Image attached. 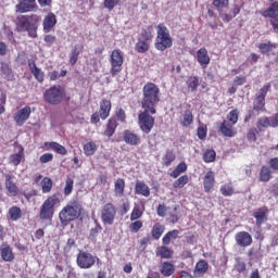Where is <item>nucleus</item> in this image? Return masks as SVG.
Segmentation results:
<instances>
[{"instance_id":"17","label":"nucleus","mask_w":278,"mask_h":278,"mask_svg":"<svg viewBox=\"0 0 278 278\" xmlns=\"http://www.w3.org/2000/svg\"><path fill=\"white\" fill-rule=\"evenodd\" d=\"M112 110V102H110V100H102L100 102V117L102 118V121H105V118H108V116H110V111Z\"/></svg>"},{"instance_id":"40","label":"nucleus","mask_w":278,"mask_h":278,"mask_svg":"<svg viewBox=\"0 0 278 278\" xmlns=\"http://www.w3.org/2000/svg\"><path fill=\"white\" fill-rule=\"evenodd\" d=\"M41 188L42 192H51V189L53 188V180L49 177H45L41 181Z\"/></svg>"},{"instance_id":"11","label":"nucleus","mask_w":278,"mask_h":278,"mask_svg":"<svg viewBox=\"0 0 278 278\" xmlns=\"http://www.w3.org/2000/svg\"><path fill=\"white\" fill-rule=\"evenodd\" d=\"M38 5L36 0H20V3L15 5V12L18 14H26V12H36Z\"/></svg>"},{"instance_id":"7","label":"nucleus","mask_w":278,"mask_h":278,"mask_svg":"<svg viewBox=\"0 0 278 278\" xmlns=\"http://www.w3.org/2000/svg\"><path fill=\"white\" fill-rule=\"evenodd\" d=\"M100 260L86 251H79L76 258V264L79 268L88 269L92 268L94 264H99Z\"/></svg>"},{"instance_id":"49","label":"nucleus","mask_w":278,"mask_h":278,"mask_svg":"<svg viewBox=\"0 0 278 278\" xmlns=\"http://www.w3.org/2000/svg\"><path fill=\"white\" fill-rule=\"evenodd\" d=\"M265 105H266V100H264L263 98L255 97L254 106H253L254 110L256 111L264 110Z\"/></svg>"},{"instance_id":"38","label":"nucleus","mask_w":278,"mask_h":278,"mask_svg":"<svg viewBox=\"0 0 278 278\" xmlns=\"http://www.w3.org/2000/svg\"><path fill=\"white\" fill-rule=\"evenodd\" d=\"M102 227L99 224V222H96V227L90 229V233H89V240L91 242H97V236H99V232L102 231Z\"/></svg>"},{"instance_id":"21","label":"nucleus","mask_w":278,"mask_h":278,"mask_svg":"<svg viewBox=\"0 0 278 278\" xmlns=\"http://www.w3.org/2000/svg\"><path fill=\"white\" fill-rule=\"evenodd\" d=\"M55 23H58L55 14L49 13L43 20V29L46 31H50L51 29H53V27H55Z\"/></svg>"},{"instance_id":"43","label":"nucleus","mask_w":278,"mask_h":278,"mask_svg":"<svg viewBox=\"0 0 278 278\" xmlns=\"http://www.w3.org/2000/svg\"><path fill=\"white\" fill-rule=\"evenodd\" d=\"M213 5L218 10V12H223V10L229 5V0H214Z\"/></svg>"},{"instance_id":"42","label":"nucleus","mask_w":278,"mask_h":278,"mask_svg":"<svg viewBox=\"0 0 278 278\" xmlns=\"http://www.w3.org/2000/svg\"><path fill=\"white\" fill-rule=\"evenodd\" d=\"M86 155H94L97 152V144L94 142H88L84 146Z\"/></svg>"},{"instance_id":"39","label":"nucleus","mask_w":278,"mask_h":278,"mask_svg":"<svg viewBox=\"0 0 278 278\" xmlns=\"http://www.w3.org/2000/svg\"><path fill=\"white\" fill-rule=\"evenodd\" d=\"M162 233H164V226L155 224L152 228V238H154V240H160V238H162Z\"/></svg>"},{"instance_id":"57","label":"nucleus","mask_w":278,"mask_h":278,"mask_svg":"<svg viewBox=\"0 0 278 278\" xmlns=\"http://www.w3.org/2000/svg\"><path fill=\"white\" fill-rule=\"evenodd\" d=\"M141 216L142 212L140 211V207L135 206L130 215V220H138V218H140Z\"/></svg>"},{"instance_id":"22","label":"nucleus","mask_w":278,"mask_h":278,"mask_svg":"<svg viewBox=\"0 0 278 278\" xmlns=\"http://www.w3.org/2000/svg\"><path fill=\"white\" fill-rule=\"evenodd\" d=\"M30 73L34 75V77L42 84L45 81V73L42 70H40L38 66H36L35 62L29 63Z\"/></svg>"},{"instance_id":"20","label":"nucleus","mask_w":278,"mask_h":278,"mask_svg":"<svg viewBox=\"0 0 278 278\" xmlns=\"http://www.w3.org/2000/svg\"><path fill=\"white\" fill-rule=\"evenodd\" d=\"M135 192L136 194H141L142 197H150L151 189H149V186L142 181H137L135 186Z\"/></svg>"},{"instance_id":"28","label":"nucleus","mask_w":278,"mask_h":278,"mask_svg":"<svg viewBox=\"0 0 278 278\" xmlns=\"http://www.w3.org/2000/svg\"><path fill=\"white\" fill-rule=\"evenodd\" d=\"M116 118H110L106 125V129L104 131V136H108V138H112L114 136V132L116 131L117 127Z\"/></svg>"},{"instance_id":"55","label":"nucleus","mask_w":278,"mask_h":278,"mask_svg":"<svg viewBox=\"0 0 278 278\" xmlns=\"http://www.w3.org/2000/svg\"><path fill=\"white\" fill-rule=\"evenodd\" d=\"M172 162H175V155L173 154V152H167L163 157V163L165 166H170Z\"/></svg>"},{"instance_id":"56","label":"nucleus","mask_w":278,"mask_h":278,"mask_svg":"<svg viewBox=\"0 0 278 278\" xmlns=\"http://www.w3.org/2000/svg\"><path fill=\"white\" fill-rule=\"evenodd\" d=\"M119 1L121 0H104V8H106V10H114Z\"/></svg>"},{"instance_id":"48","label":"nucleus","mask_w":278,"mask_h":278,"mask_svg":"<svg viewBox=\"0 0 278 278\" xmlns=\"http://www.w3.org/2000/svg\"><path fill=\"white\" fill-rule=\"evenodd\" d=\"M203 160L204 162H214L216 160V151L214 150H207L204 154H203Z\"/></svg>"},{"instance_id":"2","label":"nucleus","mask_w":278,"mask_h":278,"mask_svg":"<svg viewBox=\"0 0 278 278\" xmlns=\"http://www.w3.org/2000/svg\"><path fill=\"white\" fill-rule=\"evenodd\" d=\"M157 103H160V88L153 83H148L143 87L142 109L150 110L151 114H155V105H157Z\"/></svg>"},{"instance_id":"62","label":"nucleus","mask_w":278,"mask_h":278,"mask_svg":"<svg viewBox=\"0 0 278 278\" xmlns=\"http://www.w3.org/2000/svg\"><path fill=\"white\" fill-rule=\"evenodd\" d=\"M51 160H53V154L45 153L43 155L40 156L39 162L41 164H47L48 162H51Z\"/></svg>"},{"instance_id":"36","label":"nucleus","mask_w":278,"mask_h":278,"mask_svg":"<svg viewBox=\"0 0 278 278\" xmlns=\"http://www.w3.org/2000/svg\"><path fill=\"white\" fill-rule=\"evenodd\" d=\"M178 236H179V230H172V231L167 232L163 237V244H165V245L170 244V240H176V238H178Z\"/></svg>"},{"instance_id":"50","label":"nucleus","mask_w":278,"mask_h":278,"mask_svg":"<svg viewBox=\"0 0 278 278\" xmlns=\"http://www.w3.org/2000/svg\"><path fill=\"white\" fill-rule=\"evenodd\" d=\"M151 29H152L151 26L148 27V29H142L141 34H140V37H139V40L149 42V39L151 38Z\"/></svg>"},{"instance_id":"37","label":"nucleus","mask_w":278,"mask_h":278,"mask_svg":"<svg viewBox=\"0 0 278 278\" xmlns=\"http://www.w3.org/2000/svg\"><path fill=\"white\" fill-rule=\"evenodd\" d=\"M49 147L52 149V151H55L60 155H66L67 153L66 148L58 142L52 141L49 143Z\"/></svg>"},{"instance_id":"23","label":"nucleus","mask_w":278,"mask_h":278,"mask_svg":"<svg viewBox=\"0 0 278 278\" xmlns=\"http://www.w3.org/2000/svg\"><path fill=\"white\" fill-rule=\"evenodd\" d=\"M160 273L163 277H170L172 275H175V265H173V263L164 262L161 265Z\"/></svg>"},{"instance_id":"59","label":"nucleus","mask_w":278,"mask_h":278,"mask_svg":"<svg viewBox=\"0 0 278 278\" xmlns=\"http://www.w3.org/2000/svg\"><path fill=\"white\" fill-rule=\"evenodd\" d=\"M142 229V222L136 220L130 225V231H134L135 233H138Z\"/></svg>"},{"instance_id":"13","label":"nucleus","mask_w":278,"mask_h":278,"mask_svg":"<svg viewBox=\"0 0 278 278\" xmlns=\"http://www.w3.org/2000/svg\"><path fill=\"white\" fill-rule=\"evenodd\" d=\"M31 115V108L30 106H24L22 110L17 111L14 114V121L16 125L20 127L25 125L26 121L29 118Z\"/></svg>"},{"instance_id":"19","label":"nucleus","mask_w":278,"mask_h":278,"mask_svg":"<svg viewBox=\"0 0 278 278\" xmlns=\"http://www.w3.org/2000/svg\"><path fill=\"white\" fill-rule=\"evenodd\" d=\"M1 257L4 262H12L14 260V253H12V248L8 244H2L0 248Z\"/></svg>"},{"instance_id":"33","label":"nucleus","mask_w":278,"mask_h":278,"mask_svg":"<svg viewBox=\"0 0 278 278\" xmlns=\"http://www.w3.org/2000/svg\"><path fill=\"white\" fill-rule=\"evenodd\" d=\"M219 131L227 138H233L235 136L233 130L231 129V125L227 124V122L222 123Z\"/></svg>"},{"instance_id":"18","label":"nucleus","mask_w":278,"mask_h":278,"mask_svg":"<svg viewBox=\"0 0 278 278\" xmlns=\"http://www.w3.org/2000/svg\"><path fill=\"white\" fill-rule=\"evenodd\" d=\"M10 164H13V166H18L21 164V161L25 160V149L23 146H20V150L17 153L12 154L10 157Z\"/></svg>"},{"instance_id":"5","label":"nucleus","mask_w":278,"mask_h":278,"mask_svg":"<svg viewBox=\"0 0 278 278\" xmlns=\"http://www.w3.org/2000/svg\"><path fill=\"white\" fill-rule=\"evenodd\" d=\"M60 203V198L56 195L49 197L42 204L39 213L41 220H51L53 218V207Z\"/></svg>"},{"instance_id":"44","label":"nucleus","mask_w":278,"mask_h":278,"mask_svg":"<svg viewBox=\"0 0 278 278\" xmlns=\"http://www.w3.org/2000/svg\"><path fill=\"white\" fill-rule=\"evenodd\" d=\"M254 218L256 219V225H262L267 217H266V212L264 211H257L253 214Z\"/></svg>"},{"instance_id":"51","label":"nucleus","mask_w":278,"mask_h":278,"mask_svg":"<svg viewBox=\"0 0 278 278\" xmlns=\"http://www.w3.org/2000/svg\"><path fill=\"white\" fill-rule=\"evenodd\" d=\"M77 60H79V50H77V48H74L70 56V63L72 64V66H75V64H77Z\"/></svg>"},{"instance_id":"46","label":"nucleus","mask_w":278,"mask_h":278,"mask_svg":"<svg viewBox=\"0 0 278 278\" xmlns=\"http://www.w3.org/2000/svg\"><path fill=\"white\" fill-rule=\"evenodd\" d=\"M270 90V83H267L264 87H262L258 90V94H256V97L258 99H263L266 100V94H268V91Z\"/></svg>"},{"instance_id":"25","label":"nucleus","mask_w":278,"mask_h":278,"mask_svg":"<svg viewBox=\"0 0 278 278\" xmlns=\"http://www.w3.org/2000/svg\"><path fill=\"white\" fill-rule=\"evenodd\" d=\"M5 188L10 194L16 197L18 194V187L12 181V176L5 175Z\"/></svg>"},{"instance_id":"58","label":"nucleus","mask_w":278,"mask_h":278,"mask_svg":"<svg viewBox=\"0 0 278 278\" xmlns=\"http://www.w3.org/2000/svg\"><path fill=\"white\" fill-rule=\"evenodd\" d=\"M220 192L224 197H231V194H233V188L225 185L220 188Z\"/></svg>"},{"instance_id":"4","label":"nucleus","mask_w":278,"mask_h":278,"mask_svg":"<svg viewBox=\"0 0 278 278\" xmlns=\"http://www.w3.org/2000/svg\"><path fill=\"white\" fill-rule=\"evenodd\" d=\"M157 29V41L155 42V49L157 51H166L173 47V38H170V33L164 24H159Z\"/></svg>"},{"instance_id":"30","label":"nucleus","mask_w":278,"mask_h":278,"mask_svg":"<svg viewBox=\"0 0 278 278\" xmlns=\"http://www.w3.org/2000/svg\"><path fill=\"white\" fill-rule=\"evenodd\" d=\"M193 121L194 116L192 115V112L185 111V113L182 114V118L180 119V125H182V127H190Z\"/></svg>"},{"instance_id":"34","label":"nucleus","mask_w":278,"mask_h":278,"mask_svg":"<svg viewBox=\"0 0 278 278\" xmlns=\"http://www.w3.org/2000/svg\"><path fill=\"white\" fill-rule=\"evenodd\" d=\"M23 216V212L21 211V207L18 206H12L9 210V218L12 220H18Z\"/></svg>"},{"instance_id":"24","label":"nucleus","mask_w":278,"mask_h":278,"mask_svg":"<svg viewBox=\"0 0 278 278\" xmlns=\"http://www.w3.org/2000/svg\"><path fill=\"white\" fill-rule=\"evenodd\" d=\"M207 268H210V265L205 261H199L194 268V276L195 277H203L205 273H207Z\"/></svg>"},{"instance_id":"32","label":"nucleus","mask_w":278,"mask_h":278,"mask_svg":"<svg viewBox=\"0 0 278 278\" xmlns=\"http://www.w3.org/2000/svg\"><path fill=\"white\" fill-rule=\"evenodd\" d=\"M1 73L4 79H8V81H12V79H14L12 68H10V65H8L7 63H1Z\"/></svg>"},{"instance_id":"31","label":"nucleus","mask_w":278,"mask_h":278,"mask_svg":"<svg viewBox=\"0 0 278 278\" xmlns=\"http://www.w3.org/2000/svg\"><path fill=\"white\" fill-rule=\"evenodd\" d=\"M270 179H273L270 167L263 166L260 172V181H270Z\"/></svg>"},{"instance_id":"6","label":"nucleus","mask_w":278,"mask_h":278,"mask_svg":"<svg viewBox=\"0 0 278 278\" xmlns=\"http://www.w3.org/2000/svg\"><path fill=\"white\" fill-rule=\"evenodd\" d=\"M43 99L51 105H60L64 99V89L61 86H53L46 90Z\"/></svg>"},{"instance_id":"1","label":"nucleus","mask_w":278,"mask_h":278,"mask_svg":"<svg viewBox=\"0 0 278 278\" xmlns=\"http://www.w3.org/2000/svg\"><path fill=\"white\" fill-rule=\"evenodd\" d=\"M40 25V16L36 14L31 15H18L15 18V27L17 31H27L30 38L38 37V27Z\"/></svg>"},{"instance_id":"9","label":"nucleus","mask_w":278,"mask_h":278,"mask_svg":"<svg viewBox=\"0 0 278 278\" xmlns=\"http://www.w3.org/2000/svg\"><path fill=\"white\" fill-rule=\"evenodd\" d=\"M114 218H116V206L112 203H108L101 211V220L104 225H114Z\"/></svg>"},{"instance_id":"26","label":"nucleus","mask_w":278,"mask_h":278,"mask_svg":"<svg viewBox=\"0 0 278 278\" xmlns=\"http://www.w3.org/2000/svg\"><path fill=\"white\" fill-rule=\"evenodd\" d=\"M115 197H125V179L118 178L114 185Z\"/></svg>"},{"instance_id":"16","label":"nucleus","mask_w":278,"mask_h":278,"mask_svg":"<svg viewBox=\"0 0 278 278\" xmlns=\"http://www.w3.org/2000/svg\"><path fill=\"white\" fill-rule=\"evenodd\" d=\"M124 141L126 144H130L131 147H137V144H140V136L126 130L124 131Z\"/></svg>"},{"instance_id":"12","label":"nucleus","mask_w":278,"mask_h":278,"mask_svg":"<svg viewBox=\"0 0 278 278\" xmlns=\"http://www.w3.org/2000/svg\"><path fill=\"white\" fill-rule=\"evenodd\" d=\"M111 75H116L123 66V54L119 50H113L111 54Z\"/></svg>"},{"instance_id":"61","label":"nucleus","mask_w":278,"mask_h":278,"mask_svg":"<svg viewBox=\"0 0 278 278\" xmlns=\"http://www.w3.org/2000/svg\"><path fill=\"white\" fill-rule=\"evenodd\" d=\"M168 220H169V223H173V224L178 223L179 213H177V207H174V213L169 214Z\"/></svg>"},{"instance_id":"8","label":"nucleus","mask_w":278,"mask_h":278,"mask_svg":"<svg viewBox=\"0 0 278 278\" xmlns=\"http://www.w3.org/2000/svg\"><path fill=\"white\" fill-rule=\"evenodd\" d=\"M155 125V118L151 116V111L149 109H143V112L139 114V127L143 134H151Z\"/></svg>"},{"instance_id":"63","label":"nucleus","mask_w":278,"mask_h":278,"mask_svg":"<svg viewBox=\"0 0 278 278\" xmlns=\"http://www.w3.org/2000/svg\"><path fill=\"white\" fill-rule=\"evenodd\" d=\"M233 81L237 86H242L243 84H247V77L237 76Z\"/></svg>"},{"instance_id":"14","label":"nucleus","mask_w":278,"mask_h":278,"mask_svg":"<svg viewBox=\"0 0 278 278\" xmlns=\"http://www.w3.org/2000/svg\"><path fill=\"white\" fill-rule=\"evenodd\" d=\"M235 240L239 247H251V244H253V237L247 231L238 232Z\"/></svg>"},{"instance_id":"35","label":"nucleus","mask_w":278,"mask_h":278,"mask_svg":"<svg viewBox=\"0 0 278 278\" xmlns=\"http://www.w3.org/2000/svg\"><path fill=\"white\" fill-rule=\"evenodd\" d=\"M135 51H137V53H147V51H149V41H142V39H139L135 46Z\"/></svg>"},{"instance_id":"60","label":"nucleus","mask_w":278,"mask_h":278,"mask_svg":"<svg viewBox=\"0 0 278 278\" xmlns=\"http://www.w3.org/2000/svg\"><path fill=\"white\" fill-rule=\"evenodd\" d=\"M273 45L270 42L268 43H261L258 49L261 50V53H270Z\"/></svg>"},{"instance_id":"29","label":"nucleus","mask_w":278,"mask_h":278,"mask_svg":"<svg viewBox=\"0 0 278 278\" xmlns=\"http://www.w3.org/2000/svg\"><path fill=\"white\" fill-rule=\"evenodd\" d=\"M156 256L162 257V260H170L173 257V251L166 247H160L156 249Z\"/></svg>"},{"instance_id":"52","label":"nucleus","mask_w":278,"mask_h":278,"mask_svg":"<svg viewBox=\"0 0 278 278\" xmlns=\"http://www.w3.org/2000/svg\"><path fill=\"white\" fill-rule=\"evenodd\" d=\"M235 268L238 273H244L247 270V264L240 258H236Z\"/></svg>"},{"instance_id":"3","label":"nucleus","mask_w":278,"mask_h":278,"mask_svg":"<svg viewBox=\"0 0 278 278\" xmlns=\"http://www.w3.org/2000/svg\"><path fill=\"white\" fill-rule=\"evenodd\" d=\"M81 216V207L77 203L67 204L59 214L61 225H68Z\"/></svg>"},{"instance_id":"45","label":"nucleus","mask_w":278,"mask_h":278,"mask_svg":"<svg viewBox=\"0 0 278 278\" xmlns=\"http://www.w3.org/2000/svg\"><path fill=\"white\" fill-rule=\"evenodd\" d=\"M188 88L191 89L192 92L199 88V78L198 77H189L187 80Z\"/></svg>"},{"instance_id":"10","label":"nucleus","mask_w":278,"mask_h":278,"mask_svg":"<svg viewBox=\"0 0 278 278\" xmlns=\"http://www.w3.org/2000/svg\"><path fill=\"white\" fill-rule=\"evenodd\" d=\"M265 18H271L270 24L274 29H278V3L273 2L267 10L262 13Z\"/></svg>"},{"instance_id":"64","label":"nucleus","mask_w":278,"mask_h":278,"mask_svg":"<svg viewBox=\"0 0 278 278\" xmlns=\"http://www.w3.org/2000/svg\"><path fill=\"white\" fill-rule=\"evenodd\" d=\"M269 166L274 170H278V157L270 159Z\"/></svg>"},{"instance_id":"27","label":"nucleus","mask_w":278,"mask_h":278,"mask_svg":"<svg viewBox=\"0 0 278 278\" xmlns=\"http://www.w3.org/2000/svg\"><path fill=\"white\" fill-rule=\"evenodd\" d=\"M214 188V172H207L204 176V190L210 192Z\"/></svg>"},{"instance_id":"54","label":"nucleus","mask_w":278,"mask_h":278,"mask_svg":"<svg viewBox=\"0 0 278 278\" xmlns=\"http://www.w3.org/2000/svg\"><path fill=\"white\" fill-rule=\"evenodd\" d=\"M227 118L231 125H236V123H238V110L230 111Z\"/></svg>"},{"instance_id":"53","label":"nucleus","mask_w":278,"mask_h":278,"mask_svg":"<svg viewBox=\"0 0 278 278\" xmlns=\"http://www.w3.org/2000/svg\"><path fill=\"white\" fill-rule=\"evenodd\" d=\"M73 179L71 178H67L66 181H65V188H64V194L66 197H68V194H71V192H73Z\"/></svg>"},{"instance_id":"41","label":"nucleus","mask_w":278,"mask_h":278,"mask_svg":"<svg viewBox=\"0 0 278 278\" xmlns=\"http://www.w3.org/2000/svg\"><path fill=\"white\" fill-rule=\"evenodd\" d=\"M186 184H188V175L179 177L176 181H174L173 186L174 188L181 190Z\"/></svg>"},{"instance_id":"15","label":"nucleus","mask_w":278,"mask_h":278,"mask_svg":"<svg viewBox=\"0 0 278 278\" xmlns=\"http://www.w3.org/2000/svg\"><path fill=\"white\" fill-rule=\"evenodd\" d=\"M197 58H198V62L199 64H201V66L203 68H207V65L210 64V54H207V49L205 48H201L197 51Z\"/></svg>"},{"instance_id":"47","label":"nucleus","mask_w":278,"mask_h":278,"mask_svg":"<svg viewBox=\"0 0 278 278\" xmlns=\"http://www.w3.org/2000/svg\"><path fill=\"white\" fill-rule=\"evenodd\" d=\"M257 127H273V118H268V117H261L257 121Z\"/></svg>"}]
</instances>
